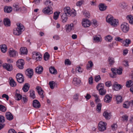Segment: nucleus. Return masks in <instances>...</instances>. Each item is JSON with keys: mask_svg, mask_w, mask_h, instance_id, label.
<instances>
[{"mask_svg": "<svg viewBox=\"0 0 133 133\" xmlns=\"http://www.w3.org/2000/svg\"><path fill=\"white\" fill-rule=\"evenodd\" d=\"M115 39L116 41H119L123 43V39L119 37H115Z\"/></svg>", "mask_w": 133, "mask_h": 133, "instance_id": "obj_61", "label": "nucleus"}, {"mask_svg": "<svg viewBox=\"0 0 133 133\" xmlns=\"http://www.w3.org/2000/svg\"><path fill=\"white\" fill-rule=\"evenodd\" d=\"M92 95L95 97V102H99L100 101L98 96L94 93L92 94Z\"/></svg>", "mask_w": 133, "mask_h": 133, "instance_id": "obj_42", "label": "nucleus"}, {"mask_svg": "<svg viewBox=\"0 0 133 133\" xmlns=\"http://www.w3.org/2000/svg\"><path fill=\"white\" fill-rule=\"evenodd\" d=\"M29 85L28 83H25L23 86L22 89L25 92H27L29 89Z\"/></svg>", "mask_w": 133, "mask_h": 133, "instance_id": "obj_32", "label": "nucleus"}, {"mask_svg": "<svg viewBox=\"0 0 133 133\" xmlns=\"http://www.w3.org/2000/svg\"><path fill=\"white\" fill-rule=\"evenodd\" d=\"M43 70V67L40 66L37 67L35 69L36 72L38 74L41 73L42 72Z\"/></svg>", "mask_w": 133, "mask_h": 133, "instance_id": "obj_28", "label": "nucleus"}, {"mask_svg": "<svg viewBox=\"0 0 133 133\" xmlns=\"http://www.w3.org/2000/svg\"><path fill=\"white\" fill-rule=\"evenodd\" d=\"M112 98V96L111 95H107L105 96L104 101L106 103H109L111 101Z\"/></svg>", "mask_w": 133, "mask_h": 133, "instance_id": "obj_18", "label": "nucleus"}, {"mask_svg": "<svg viewBox=\"0 0 133 133\" xmlns=\"http://www.w3.org/2000/svg\"><path fill=\"white\" fill-rule=\"evenodd\" d=\"M0 110L2 112H5L6 110V108L4 106L1 105H0Z\"/></svg>", "mask_w": 133, "mask_h": 133, "instance_id": "obj_59", "label": "nucleus"}, {"mask_svg": "<svg viewBox=\"0 0 133 133\" xmlns=\"http://www.w3.org/2000/svg\"><path fill=\"white\" fill-rule=\"evenodd\" d=\"M96 88L98 90L103 89L104 88V84L102 83H99L97 85Z\"/></svg>", "mask_w": 133, "mask_h": 133, "instance_id": "obj_49", "label": "nucleus"}, {"mask_svg": "<svg viewBox=\"0 0 133 133\" xmlns=\"http://www.w3.org/2000/svg\"><path fill=\"white\" fill-rule=\"evenodd\" d=\"M93 66V64L92 61H89L88 62V64L87 65V69L88 70H89L90 68Z\"/></svg>", "mask_w": 133, "mask_h": 133, "instance_id": "obj_38", "label": "nucleus"}, {"mask_svg": "<svg viewBox=\"0 0 133 133\" xmlns=\"http://www.w3.org/2000/svg\"><path fill=\"white\" fill-rule=\"evenodd\" d=\"M115 97H116V99L117 101V104H119L123 101L122 97L120 95H116L115 96Z\"/></svg>", "mask_w": 133, "mask_h": 133, "instance_id": "obj_22", "label": "nucleus"}, {"mask_svg": "<svg viewBox=\"0 0 133 133\" xmlns=\"http://www.w3.org/2000/svg\"><path fill=\"white\" fill-rule=\"evenodd\" d=\"M94 40L96 42H101L102 41L101 39L100 38V36L99 37L97 36H95L94 37Z\"/></svg>", "mask_w": 133, "mask_h": 133, "instance_id": "obj_41", "label": "nucleus"}, {"mask_svg": "<svg viewBox=\"0 0 133 133\" xmlns=\"http://www.w3.org/2000/svg\"><path fill=\"white\" fill-rule=\"evenodd\" d=\"M0 48L1 51L3 53L5 52L7 50V46L4 44L1 45Z\"/></svg>", "mask_w": 133, "mask_h": 133, "instance_id": "obj_31", "label": "nucleus"}, {"mask_svg": "<svg viewBox=\"0 0 133 133\" xmlns=\"http://www.w3.org/2000/svg\"><path fill=\"white\" fill-rule=\"evenodd\" d=\"M14 9L16 11L20 10L21 7L19 6V4L17 3H14L13 5Z\"/></svg>", "mask_w": 133, "mask_h": 133, "instance_id": "obj_27", "label": "nucleus"}, {"mask_svg": "<svg viewBox=\"0 0 133 133\" xmlns=\"http://www.w3.org/2000/svg\"><path fill=\"white\" fill-rule=\"evenodd\" d=\"M20 54L26 55L27 54L28 51L27 49L25 47H22L20 49Z\"/></svg>", "mask_w": 133, "mask_h": 133, "instance_id": "obj_29", "label": "nucleus"}, {"mask_svg": "<svg viewBox=\"0 0 133 133\" xmlns=\"http://www.w3.org/2000/svg\"><path fill=\"white\" fill-rule=\"evenodd\" d=\"M50 55L47 52H45L44 54V58L45 61L48 60L49 58Z\"/></svg>", "mask_w": 133, "mask_h": 133, "instance_id": "obj_46", "label": "nucleus"}, {"mask_svg": "<svg viewBox=\"0 0 133 133\" xmlns=\"http://www.w3.org/2000/svg\"><path fill=\"white\" fill-rule=\"evenodd\" d=\"M64 12L61 14V17H69L71 16L72 14L76 16L77 14L76 11L74 9H72L71 10L70 8L68 6L64 7L63 9Z\"/></svg>", "mask_w": 133, "mask_h": 133, "instance_id": "obj_1", "label": "nucleus"}, {"mask_svg": "<svg viewBox=\"0 0 133 133\" xmlns=\"http://www.w3.org/2000/svg\"><path fill=\"white\" fill-rule=\"evenodd\" d=\"M109 64L110 65H112L114 63V59L112 58L109 57L108 59Z\"/></svg>", "mask_w": 133, "mask_h": 133, "instance_id": "obj_51", "label": "nucleus"}, {"mask_svg": "<svg viewBox=\"0 0 133 133\" xmlns=\"http://www.w3.org/2000/svg\"><path fill=\"white\" fill-rule=\"evenodd\" d=\"M4 10L5 12L7 13H9L12 11V8L11 6H6L5 7Z\"/></svg>", "mask_w": 133, "mask_h": 133, "instance_id": "obj_35", "label": "nucleus"}, {"mask_svg": "<svg viewBox=\"0 0 133 133\" xmlns=\"http://www.w3.org/2000/svg\"><path fill=\"white\" fill-rule=\"evenodd\" d=\"M131 43V40L129 39H127L123 41V44L124 46H128Z\"/></svg>", "mask_w": 133, "mask_h": 133, "instance_id": "obj_33", "label": "nucleus"}, {"mask_svg": "<svg viewBox=\"0 0 133 133\" xmlns=\"http://www.w3.org/2000/svg\"><path fill=\"white\" fill-rule=\"evenodd\" d=\"M49 71L50 73L53 74H57V70L54 67H50L49 68Z\"/></svg>", "mask_w": 133, "mask_h": 133, "instance_id": "obj_30", "label": "nucleus"}, {"mask_svg": "<svg viewBox=\"0 0 133 133\" xmlns=\"http://www.w3.org/2000/svg\"><path fill=\"white\" fill-rule=\"evenodd\" d=\"M111 70L113 73V74H110V75L111 77L112 78H115L116 77V73H115V72L113 71V68H112Z\"/></svg>", "mask_w": 133, "mask_h": 133, "instance_id": "obj_58", "label": "nucleus"}, {"mask_svg": "<svg viewBox=\"0 0 133 133\" xmlns=\"http://www.w3.org/2000/svg\"><path fill=\"white\" fill-rule=\"evenodd\" d=\"M93 26L95 27H96L98 25L97 21L95 19H93L91 22Z\"/></svg>", "mask_w": 133, "mask_h": 133, "instance_id": "obj_47", "label": "nucleus"}, {"mask_svg": "<svg viewBox=\"0 0 133 133\" xmlns=\"http://www.w3.org/2000/svg\"><path fill=\"white\" fill-rule=\"evenodd\" d=\"M83 71V69L81 68L80 66H77L75 69V71L76 72L79 73H82Z\"/></svg>", "mask_w": 133, "mask_h": 133, "instance_id": "obj_43", "label": "nucleus"}, {"mask_svg": "<svg viewBox=\"0 0 133 133\" xmlns=\"http://www.w3.org/2000/svg\"><path fill=\"white\" fill-rule=\"evenodd\" d=\"M123 120L124 121H127L128 119V117L126 115H123L122 117Z\"/></svg>", "mask_w": 133, "mask_h": 133, "instance_id": "obj_56", "label": "nucleus"}, {"mask_svg": "<svg viewBox=\"0 0 133 133\" xmlns=\"http://www.w3.org/2000/svg\"><path fill=\"white\" fill-rule=\"evenodd\" d=\"M65 28L66 32H69L74 30V24L73 23H71L70 24L66 25Z\"/></svg>", "mask_w": 133, "mask_h": 133, "instance_id": "obj_8", "label": "nucleus"}, {"mask_svg": "<svg viewBox=\"0 0 133 133\" xmlns=\"http://www.w3.org/2000/svg\"><path fill=\"white\" fill-rule=\"evenodd\" d=\"M32 106L36 108H39L41 107V104L38 100L35 99L33 101Z\"/></svg>", "mask_w": 133, "mask_h": 133, "instance_id": "obj_16", "label": "nucleus"}, {"mask_svg": "<svg viewBox=\"0 0 133 133\" xmlns=\"http://www.w3.org/2000/svg\"><path fill=\"white\" fill-rule=\"evenodd\" d=\"M107 123L103 121L100 122L98 124V129L100 131H103L106 130Z\"/></svg>", "mask_w": 133, "mask_h": 133, "instance_id": "obj_5", "label": "nucleus"}, {"mask_svg": "<svg viewBox=\"0 0 133 133\" xmlns=\"http://www.w3.org/2000/svg\"><path fill=\"white\" fill-rule=\"evenodd\" d=\"M38 94L41 96V97L43 98L44 97V91L40 87L37 86L36 88Z\"/></svg>", "mask_w": 133, "mask_h": 133, "instance_id": "obj_13", "label": "nucleus"}, {"mask_svg": "<svg viewBox=\"0 0 133 133\" xmlns=\"http://www.w3.org/2000/svg\"><path fill=\"white\" fill-rule=\"evenodd\" d=\"M5 118L3 116H0V130L3 128L5 126V124L1 123L4 122L5 121Z\"/></svg>", "mask_w": 133, "mask_h": 133, "instance_id": "obj_19", "label": "nucleus"}, {"mask_svg": "<svg viewBox=\"0 0 133 133\" xmlns=\"http://www.w3.org/2000/svg\"><path fill=\"white\" fill-rule=\"evenodd\" d=\"M107 17L106 20L111 26L114 27L117 26L118 24V19H115L114 17H110L108 18Z\"/></svg>", "mask_w": 133, "mask_h": 133, "instance_id": "obj_2", "label": "nucleus"}, {"mask_svg": "<svg viewBox=\"0 0 133 133\" xmlns=\"http://www.w3.org/2000/svg\"><path fill=\"white\" fill-rule=\"evenodd\" d=\"M81 82V80L79 79L76 78H74L72 83L75 85L77 86Z\"/></svg>", "mask_w": 133, "mask_h": 133, "instance_id": "obj_23", "label": "nucleus"}, {"mask_svg": "<svg viewBox=\"0 0 133 133\" xmlns=\"http://www.w3.org/2000/svg\"><path fill=\"white\" fill-rule=\"evenodd\" d=\"M82 13L84 16L88 17L90 16V13L88 11L84 10L82 12Z\"/></svg>", "mask_w": 133, "mask_h": 133, "instance_id": "obj_50", "label": "nucleus"}, {"mask_svg": "<svg viewBox=\"0 0 133 133\" xmlns=\"http://www.w3.org/2000/svg\"><path fill=\"white\" fill-rule=\"evenodd\" d=\"M16 78L18 82L20 83H23L24 81V77L21 74H17L16 75Z\"/></svg>", "mask_w": 133, "mask_h": 133, "instance_id": "obj_12", "label": "nucleus"}, {"mask_svg": "<svg viewBox=\"0 0 133 133\" xmlns=\"http://www.w3.org/2000/svg\"><path fill=\"white\" fill-rule=\"evenodd\" d=\"M44 4L48 6L51 8H52V6L53 5L52 3L49 0H47L45 2Z\"/></svg>", "mask_w": 133, "mask_h": 133, "instance_id": "obj_37", "label": "nucleus"}, {"mask_svg": "<svg viewBox=\"0 0 133 133\" xmlns=\"http://www.w3.org/2000/svg\"><path fill=\"white\" fill-rule=\"evenodd\" d=\"M25 73L29 78H31L33 74V70L29 68L25 71Z\"/></svg>", "mask_w": 133, "mask_h": 133, "instance_id": "obj_14", "label": "nucleus"}, {"mask_svg": "<svg viewBox=\"0 0 133 133\" xmlns=\"http://www.w3.org/2000/svg\"><path fill=\"white\" fill-rule=\"evenodd\" d=\"M5 116L6 118L9 120H11L13 118V116L12 114L9 112H6Z\"/></svg>", "mask_w": 133, "mask_h": 133, "instance_id": "obj_24", "label": "nucleus"}, {"mask_svg": "<svg viewBox=\"0 0 133 133\" xmlns=\"http://www.w3.org/2000/svg\"><path fill=\"white\" fill-rule=\"evenodd\" d=\"M42 12L44 14H50L53 13L52 8L49 6H46L42 10Z\"/></svg>", "mask_w": 133, "mask_h": 133, "instance_id": "obj_7", "label": "nucleus"}, {"mask_svg": "<svg viewBox=\"0 0 133 133\" xmlns=\"http://www.w3.org/2000/svg\"><path fill=\"white\" fill-rule=\"evenodd\" d=\"M100 94L101 95H104L106 93V91L105 89L104 88L101 90H98Z\"/></svg>", "mask_w": 133, "mask_h": 133, "instance_id": "obj_53", "label": "nucleus"}, {"mask_svg": "<svg viewBox=\"0 0 133 133\" xmlns=\"http://www.w3.org/2000/svg\"><path fill=\"white\" fill-rule=\"evenodd\" d=\"M103 116L106 119H110L111 117L110 112L109 111H106L104 112Z\"/></svg>", "mask_w": 133, "mask_h": 133, "instance_id": "obj_15", "label": "nucleus"}, {"mask_svg": "<svg viewBox=\"0 0 133 133\" xmlns=\"http://www.w3.org/2000/svg\"><path fill=\"white\" fill-rule=\"evenodd\" d=\"M60 12L58 11H56L54 13L53 17H58L59 15L60 14Z\"/></svg>", "mask_w": 133, "mask_h": 133, "instance_id": "obj_62", "label": "nucleus"}, {"mask_svg": "<svg viewBox=\"0 0 133 133\" xmlns=\"http://www.w3.org/2000/svg\"><path fill=\"white\" fill-rule=\"evenodd\" d=\"M101 77L99 75H98L95 76V80L96 82H98L99 80L101 79Z\"/></svg>", "mask_w": 133, "mask_h": 133, "instance_id": "obj_63", "label": "nucleus"}, {"mask_svg": "<svg viewBox=\"0 0 133 133\" xmlns=\"http://www.w3.org/2000/svg\"><path fill=\"white\" fill-rule=\"evenodd\" d=\"M105 39L106 41L110 42L112 40V37L110 35H108L105 38Z\"/></svg>", "mask_w": 133, "mask_h": 133, "instance_id": "obj_55", "label": "nucleus"}, {"mask_svg": "<svg viewBox=\"0 0 133 133\" xmlns=\"http://www.w3.org/2000/svg\"><path fill=\"white\" fill-rule=\"evenodd\" d=\"M16 99L17 100H19L22 98V96L19 94H16L15 95Z\"/></svg>", "mask_w": 133, "mask_h": 133, "instance_id": "obj_57", "label": "nucleus"}, {"mask_svg": "<svg viewBox=\"0 0 133 133\" xmlns=\"http://www.w3.org/2000/svg\"><path fill=\"white\" fill-rule=\"evenodd\" d=\"M119 5L121 8L123 9H125L127 8L128 5L126 3L122 2L120 3Z\"/></svg>", "mask_w": 133, "mask_h": 133, "instance_id": "obj_39", "label": "nucleus"}, {"mask_svg": "<svg viewBox=\"0 0 133 133\" xmlns=\"http://www.w3.org/2000/svg\"><path fill=\"white\" fill-rule=\"evenodd\" d=\"M3 68L8 71H11L12 70V66L11 64L5 63L3 65Z\"/></svg>", "mask_w": 133, "mask_h": 133, "instance_id": "obj_10", "label": "nucleus"}, {"mask_svg": "<svg viewBox=\"0 0 133 133\" xmlns=\"http://www.w3.org/2000/svg\"><path fill=\"white\" fill-rule=\"evenodd\" d=\"M3 23L6 26H9L10 25V21L9 19L7 18H5L4 19Z\"/></svg>", "mask_w": 133, "mask_h": 133, "instance_id": "obj_20", "label": "nucleus"}, {"mask_svg": "<svg viewBox=\"0 0 133 133\" xmlns=\"http://www.w3.org/2000/svg\"><path fill=\"white\" fill-rule=\"evenodd\" d=\"M102 104L101 103H98L97 106L96 111L100 113L101 112Z\"/></svg>", "mask_w": 133, "mask_h": 133, "instance_id": "obj_44", "label": "nucleus"}, {"mask_svg": "<svg viewBox=\"0 0 133 133\" xmlns=\"http://www.w3.org/2000/svg\"><path fill=\"white\" fill-rule=\"evenodd\" d=\"M33 57L37 61H40L42 59L41 55L39 53L36 51L32 52Z\"/></svg>", "mask_w": 133, "mask_h": 133, "instance_id": "obj_6", "label": "nucleus"}, {"mask_svg": "<svg viewBox=\"0 0 133 133\" xmlns=\"http://www.w3.org/2000/svg\"><path fill=\"white\" fill-rule=\"evenodd\" d=\"M130 103L129 101H126L123 103V107L126 108H128L130 106Z\"/></svg>", "mask_w": 133, "mask_h": 133, "instance_id": "obj_52", "label": "nucleus"}, {"mask_svg": "<svg viewBox=\"0 0 133 133\" xmlns=\"http://www.w3.org/2000/svg\"><path fill=\"white\" fill-rule=\"evenodd\" d=\"M126 84L127 87H129L133 85V82L131 80L128 81L126 82Z\"/></svg>", "mask_w": 133, "mask_h": 133, "instance_id": "obj_45", "label": "nucleus"}, {"mask_svg": "<svg viewBox=\"0 0 133 133\" xmlns=\"http://www.w3.org/2000/svg\"><path fill=\"white\" fill-rule=\"evenodd\" d=\"M84 1H81L77 2L76 3V5L77 6H80L83 3Z\"/></svg>", "mask_w": 133, "mask_h": 133, "instance_id": "obj_64", "label": "nucleus"}, {"mask_svg": "<svg viewBox=\"0 0 133 133\" xmlns=\"http://www.w3.org/2000/svg\"><path fill=\"white\" fill-rule=\"evenodd\" d=\"M30 96L31 98L34 99L35 98L36 96L35 93V91L32 90H31L30 91Z\"/></svg>", "mask_w": 133, "mask_h": 133, "instance_id": "obj_40", "label": "nucleus"}, {"mask_svg": "<svg viewBox=\"0 0 133 133\" xmlns=\"http://www.w3.org/2000/svg\"><path fill=\"white\" fill-rule=\"evenodd\" d=\"M17 28V29L20 30L22 32L24 30V26L21 23H16Z\"/></svg>", "mask_w": 133, "mask_h": 133, "instance_id": "obj_21", "label": "nucleus"}, {"mask_svg": "<svg viewBox=\"0 0 133 133\" xmlns=\"http://www.w3.org/2000/svg\"><path fill=\"white\" fill-rule=\"evenodd\" d=\"M8 55L10 57H14L18 55V52L12 48L8 50Z\"/></svg>", "mask_w": 133, "mask_h": 133, "instance_id": "obj_3", "label": "nucleus"}, {"mask_svg": "<svg viewBox=\"0 0 133 133\" xmlns=\"http://www.w3.org/2000/svg\"><path fill=\"white\" fill-rule=\"evenodd\" d=\"M126 18L130 24H133V17H126Z\"/></svg>", "mask_w": 133, "mask_h": 133, "instance_id": "obj_54", "label": "nucleus"}, {"mask_svg": "<svg viewBox=\"0 0 133 133\" xmlns=\"http://www.w3.org/2000/svg\"><path fill=\"white\" fill-rule=\"evenodd\" d=\"M121 28L122 31L125 33L128 32L129 30L128 24L125 22L122 23L121 25Z\"/></svg>", "mask_w": 133, "mask_h": 133, "instance_id": "obj_4", "label": "nucleus"}, {"mask_svg": "<svg viewBox=\"0 0 133 133\" xmlns=\"http://www.w3.org/2000/svg\"><path fill=\"white\" fill-rule=\"evenodd\" d=\"M90 21L88 19L85 18L83 19L82 24V26L85 28L88 27L90 25Z\"/></svg>", "mask_w": 133, "mask_h": 133, "instance_id": "obj_9", "label": "nucleus"}, {"mask_svg": "<svg viewBox=\"0 0 133 133\" xmlns=\"http://www.w3.org/2000/svg\"><path fill=\"white\" fill-rule=\"evenodd\" d=\"M68 19V17H61L60 20L63 23H64L67 21Z\"/></svg>", "mask_w": 133, "mask_h": 133, "instance_id": "obj_60", "label": "nucleus"}, {"mask_svg": "<svg viewBox=\"0 0 133 133\" xmlns=\"http://www.w3.org/2000/svg\"><path fill=\"white\" fill-rule=\"evenodd\" d=\"M17 66L20 69H22L23 68L24 65V60L20 59L18 61L16 62Z\"/></svg>", "mask_w": 133, "mask_h": 133, "instance_id": "obj_11", "label": "nucleus"}, {"mask_svg": "<svg viewBox=\"0 0 133 133\" xmlns=\"http://www.w3.org/2000/svg\"><path fill=\"white\" fill-rule=\"evenodd\" d=\"M113 71H114L115 73H117L118 75H120L122 73L123 69L122 68H119L117 69L116 68H113Z\"/></svg>", "mask_w": 133, "mask_h": 133, "instance_id": "obj_25", "label": "nucleus"}, {"mask_svg": "<svg viewBox=\"0 0 133 133\" xmlns=\"http://www.w3.org/2000/svg\"><path fill=\"white\" fill-rule=\"evenodd\" d=\"M49 84L50 86V88L51 89H54L55 84V82L53 81H50L49 82Z\"/></svg>", "mask_w": 133, "mask_h": 133, "instance_id": "obj_48", "label": "nucleus"}, {"mask_svg": "<svg viewBox=\"0 0 133 133\" xmlns=\"http://www.w3.org/2000/svg\"><path fill=\"white\" fill-rule=\"evenodd\" d=\"M99 9L101 11L105 10L107 8V6L104 4H100L99 6Z\"/></svg>", "mask_w": 133, "mask_h": 133, "instance_id": "obj_26", "label": "nucleus"}, {"mask_svg": "<svg viewBox=\"0 0 133 133\" xmlns=\"http://www.w3.org/2000/svg\"><path fill=\"white\" fill-rule=\"evenodd\" d=\"M121 85L117 84L116 82H115L113 84V89L116 91L120 90L121 88Z\"/></svg>", "mask_w": 133, "mask_h": 133, "instance_id": "obj_17", "label": "nucleus"}, {"mask_svg": "<svg viewBox=\"0 0 133 133\" xmlns=\"http://www.w3.org/2000/svg\"><path fill=\"white\" fill-rule=\"evenodd\" d=\"M9 79L10 80V85L12 87H15L16 85V84L14 80L11 78H10Z\"/></svg>", "mask_w": 133, "mask_h": 133, "instance_id": "obj_36", "label": "nucleus"}, {"mask_svg": "<svg viewBox=\"0 0 133 133\" xmlns=\"http://www.w3.org/2000/svg\"><path fill=\"white\" fill-rule=\"evenodd\" d=\"M22 32L18 29H17V28L14 29L13 30V33L14 34L16 35H21Z\"/></svg>", "mask_w": 133, "mask_h": 133, "instance_id": "obj_34", "label": "nucleus"}]
</instances>
